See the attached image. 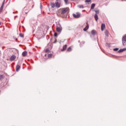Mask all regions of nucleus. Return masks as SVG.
Returning <instances> with one entry per match:
<instances>
[{"label": "nucleus", "instance_id": "1", "mask_svg": "<svg viewBox=\"0 0 126 126\" xmlns=\"http://www.w3.org/2000/svg\"><path fill=\"white\" fill-rule=\"evenodd\" d=\"M51 6L52 8H55V7H57L58 8H59V7H60L61 6V4L59 2L51 3Z\"/></svg>", "mask_w": 126, "mask_h": 126}, {"label": "nucleus", "instance_id": "2", "mask_svg": "<svg viewBox=\"0 0 126 126\" xmlns=\"http://www.w3.org/2000/svg\"><path fill=\"white\" fill-rule=\"evenodd\" d=\"M69 10L68 8H64L62 9H59V12H60L61 14H64V13H66L67 11Z\"/></svg>", "mask_w": 126, "mask_h": 126}, {"label": "nucleus", "instance_id": "3", "mask_svg": "<svg viewBox=\"0 0 126 126\" xmlns=\"http://www.w3.org/2000/svg\"><path fill=\"white\" fill-rule=\"evenodd\" d=\"M62 30H63V28H62L61 25H60V24H57L56 26L57 32H58V33H61V32H62Z\"/></svg>", "mask_w": 126, "mask_h": 126}, {"label": "nucleus", "instance_id": "4", "mask_svg": "<svg viewBox=\"0 0 126 126\" xmlns=\"http://www.w3.org/2000/svg\"><path fill=\"white\" fill-rule=\"evenodd\" d=\"M73 16L75 18H79V17H80V13L79 12H77L76 14H73Z\"/></svg>", "mask_w": 126, "mask_h": 126}, {"label": "nucleus", "instance_id": "5", "mask_svg": "<svg viewBox=\"0 0 126 126\" xmlns=\"http://www.w3.org/2000/svg\"><path fill=\"white\" fill-rule=\"evenodd\" d=\"M16 59V56H15V55H12L10 58L9 61L10 62H12L14 61V60H15Z\"/></svg>", "mask_w": 126, "mask_h": 126}, {"label": "nucleus", "instance_id": "6", "mask_svg": "<svg viewBox=\"0 0 126 126\" xmlns=\"http://www.w3.org/2000/svg\"><path fill=\"white\" fill-rule=\"evenodd\" d=\"M4 1H5V0H4L2 5L1 6L0 8V12H2V9H3V5H4Z\"/></svg>", "mask_w": 126, "mask_h": 126}, {"label": "nucleus", "instance_id": "7", "mask_svg": "<svg viewBox=\"0 0 126 126\" xmlns=\"http://www.w3.org/2000/svg\"><path fill=\"white\" fill-rule=\"evenodd\" d=\"M106 28V26L105 25V24H102L101 26V31H104V29Z\"/></svg>", "mask_w": 126, "mask_h": 126}, {"label": "nucleus", "instance_id": "8", "mask_svg": "<svg viewBox=\"0 0 126 126\" xmlns=\"http://www.w3.org/2000/svg\"><path fill=\"white\" fill-rule=\"evenodd\" d=\"M66 48H67V45L66 44L63 46V49H61L62 52H63V51H65L66 50Z\"/></svg>", "mask_w": 126, "mask_h": 126}, {"label": "nucleus", "instance_id": "9", "mask_svg": "<svg viewBox=\"0 0 126 126\" xmlns=\"http://www.w3.org/2000/svg\"><path fill=\"white\" fill-rule=\"evenodd\" d=\"M21 67L19 65H17L16 66V71H19V70L20 69Z\"/></svg>", "mask_w": 126, "mask_h": 126}, {"label": "nucleus", "instance_id": "10", "mask_svg": "<svg viewBox=\"0 0 126 126\" xmlns=\"http://www.w3.org/2000/svg\"><path fill=\"white\" fill-rule=\"evenodd\" d=\"M23 57H26L27 56V51H24L22 53Z\"/></svg>", "mask_w": 126, "mask_h": 126}, {"label": "nucleus", "instance_id": "11", "mask_svg": "<svg viewBox=\"0 0 126 126\" xmlns=\"http://www.w3.org/2000/svg\"><path fill=\"white\" fill-rule=\"evenodd\" d=\"M89 28V26L87 25V26L84 29V31H87L88 30V29Z\"/></svg>", "mask_w": 126, "mask_h": 126}, {"label": "nucleus", "instance_id": "12", "mask_svg": "<svg viewBox=\"0 0 126 126\" xmlns=\"http://www.w3.org/2000/svg\"><path fill=\"white\" fill-rule=\"evenodd\" d=\"M25 13H28V11H29V8L27 7H25Z\"/></svg>", "mask_w": 126, "mask_h": 126}, {"label": "nucleus", "instance_id": "13", "mask_svg": "<svg viewBox=\"0 0 126 126\" xmlns=\"http://www.w3.org/2000/svg\"><path fill=\"white\" fill-rule=\"evenodd\" d=\"M94 18H95L96 21H98V15H97V14H95L94 15Z\"/></svg>", "mask_w": 126, "mask_h": 126}, {"label": "nucleus", "instance_id": "14", "mask_svg": "<svg viewBox=\"0 0 126 126\" xmlns=\"http://www.w3.org/2000/svg\"><path fill=\"white\" fill-rule=\"evenodd\" d=\"M91 34L92 35H95V34H96V31H95V30H93L91 32Z\"/></svg>", "mask_w": 126, "mask_h": 126}, {"label": "nucleus", "instance_id": "15", "mask_svg": "<svg viewBox=\"0 0 126 126\" xmlns=\"http://www.w3.org/2000/svg\"><path fill=\"white\" fill-rule=\"evenodd\" d=\"M94 11L96 13L95 14H99V13L100 12V10H95Z\"/></svg>", "mask_w": 126, "mask_h": 126}, {"label": "nucleus", "instance_id": "16", "mask_svg": "<svg viewBox=\"0 0 126 126\" xmlns=\"http://www.w3.org/2000/svg\"><path fill=\"white\" fill-rule=\"evenodd\" d=\"M78 7H79V8H83L84 7L83 6V5H78Z\"/></svg>", "mask_w": 126, "mask_h": 126}, {"label": "nucleus", "instance_id": "17", "mask_svg": "<svg viewBox=\"0 0 126 126\" xmlns=\"http://www.w3.org/2000/svg\"><path fill=\"white\" fill-rule=\"evenodd\" d=\"M125 51H126V48H123V49H120L119 50V52H125Z\"/></svg>", "mask_w": 126, "mask_h": 126}, {"label": "nucleus", "instance_id": "18", "mask_svg": "<svg viewBox=\"0 0 126 126\" xmlns=\"http://www.w3.org/2000/svg\"><path fill=\"white\" fill-rule=\"evenodd\" d=\"M94 7H95V4H92L91 5V9H94Z\"/></svg>", "mask_w": 126, "mask_h": 126}, {"label": "nucleus", "instance_id": "19", "mask_svg": "<svg viewBox=\"0 0 126 126\" xmlns=\"http://www.w3.org/2000/svg\"><path fill=\"white\" fill-rule=\"evenodd\" d=\"M50 49H49L48 48H47L45 50V53H50Z\"/></svg>", "mask_w": 126, "mask_h": 126}, {"label": "nucleus", "instance_id": "20", "mask_svg": "<svg viewBox=\"0 0 126 126\" xmlns=\"http://www.w3.org/2000/svg\"><path fill=\"white\" fill-rule=\"evenodd\" d=\"M122 40L124 41L125 42H126V36H125L123 37Z\"/></svg>", "mask_w": 126, "mask_h": 126}, {"label": "nucleus", "instance_id": "21", "mask_svg": "<svg viewBox=\"0 0 126 126\" xmlns=\"http://www.w3.org/2000/svg\"><path fill=\"white\" fill-rule=\"evenodd\" d=\"M67 52H71V47H69L67 50Z\"/></svg>", "mask_w": 126, "mask_h": 126}, {"label": "nucleus", "instance_id": "22", "mask_svg": "<svg viewBox=\"0 0 126 126\" xmlns=\"http://www.w3.org/2000/svg\"><path fill=\"white\" fill-rule=\"evenodd\" d=\"M20 37H21L22 38H23L24 37V35L22 33H20L19 34Z\"/></svg>", "mask_w": 126, "mask_h": 126}, {"label": "nucleus", "instance_id": "23", "mask_svg": "<svg viewBox=\"0 0 126 126\" xmlns=\"http://www.w3.org/2000/svg\"><path fill=\"white\" fill-rule=\"evenodd\" d=\"M48 58H52V57H53V54H48Z\"/></svg>", "mask_w": 126, "mask_h": 126}, {"label": "nucleus", "instance_id": "24", "mask_svg": "<svg viewBox=\"0 0 126 126\" xmlns=\"http://www.w3.org/2000/svg\"><path fill=\"white\" fill-rule=\"evenodd\" d=\"M64 1L65 3V4H67L68 2V0H64Z\"/></svg>", "mask_w": 126, "mask_h": 126}, {"label": "nucleus", "instance_id": "25", "mask_svg": "<svg viewBox=\"0 0 126 126\" xmlns=\"http://www.w3.org/2000/svg\"><path fill=\"white\" fill-rule=\"evenodd\" d=\"M105 34L106 36H108V31H105Z\"/></svg>", "mask_w": 126, "mask_h": 126}, {"label": "nucleus", "instance_id": "26", "mask_svg": "<svg viewBox=\"0 0 126 126\" xmlns=\"http://www.w3.org/2000/svg\"><path fill=\"white\" fill-rule=\"evenodd\" d=\"M91 0H86L85 2H91Z\"/></svg>", "mask_w": 126, "mask_h": 126}, {"label": "nucleus", "instance_id": "27", "mask_svg": "<svg viewBox=\"0 0 126 126\" xmlns=\"http://www.w3.org/2000/svg\"><path fill=\"white\" fill-rule=\"evenodd\" d=\"M54 36H55V37H57L58 36V33L57 32H55L54 33Z\"/></svg>", "mask_w": 126, "mask_h": 126}, {"label": "nucleus", "instance_id": "28", "mask_svg": "<svg viewBox=\"0 0 126 126\" xmlns=\"http://www.w3.org/2000/svg\"><path fill=\"white\" fill-rule=\"evenodd\" d=\"M114 51H119V48H115L114 49Z\"/></svg>", "mask_w": 126, "mask_h": 126}, {"label": "nucleus", "instance_id": "29", "mask_svg": "<svg viewBox=\"0 0 126 126\" xmlns=\"http://www.w3.org/2000/svg\"><path fill=\"white\" fill-rule=\"evenodd\" d=\"M57 1H61V0H57Z\"/></svg>", "mask_w": 126, "mask_h": 126}, {"label": "nucleus", "instance_id": "30", "mask_svg": "<svg viewBox=\"0 0 126 126\" xmlns=\"http://www.w3.org/2000/svg\"><path fill=\"white\" fill-rule=\"evenodd\" d=\"M46 56H47V54H45V57H46Z\"/></svg>", "mask_w": 126, "mask_h": 126}]
</instances>
